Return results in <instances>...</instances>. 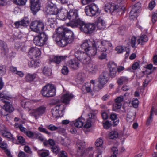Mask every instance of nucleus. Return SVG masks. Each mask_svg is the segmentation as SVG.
<instances>
[{
    "label": "nucleus",
    "mask_w": 157,
    "mask_h": 157,
    "mask_svg": "<svg viewBox=\"0 0 157 157\" xmlns=\"http://www.w3.org/2000/svg\"><path fill=\"white\" fill-rule=\"evenodd\" d=\"M39 33L38 35L43 46L47 40L48 36L45 34L44 32H42Z\"/></svg>",
    "instance_id": "nucleus-28"
},
{
    "label": "nucleus",
    "mask_w": 157,
    "mask_h": 157,
    "mask_svg": "<svg viewBox=\"0 0 157 157\" xmlns=\"http://www.w3.org/2000/svg\"><path fill=\"white\" fill-rule=\"evenodd\" d=\"M39 130L41 132L44 133L48 135L51 134V133L48 131L46 129L41 127H39L38 128Z\"/></svg>",
    "instance_id": "nucleus-55"
},
{
    "label": "nucleus",
    "mask_w": 157,
    "mask_h": 157,
    "mask_svg": "<svg viewBox=\"0 0 157 157\" xmlns=\"http://www.w3.org/2000/svg\"><path fill=\"white\" fill-rule=\"evenodd\" d=\"M138 40L139 44L143 45L144 43L147 41L148 39L146 35H144L142 36Z\"/></svg>",
    "instance_id": "nucleus-37"
},
{
    "label": "nucleus",
    "mask_w": 157,
    "mask_h": 157,
    "mask_svg": "<svg viewBox=\"0 0 157 157\" xmlns=\"http://www.w3.org/2000/svg\"><path fill=\"white\" fill-rule=\"evenodd\" d=\"M3 102L5 103V104L4 105L5 109H1L0 111V113L2 116H6L7 115V114L3 113V112L6 111L10 113L13 112L14 110V109L12 105L8 101L6 100H4Z\"/></svg>",
    "instance_id": "nucleus-14"
},
{
    "label": "nucleus",
    "mask_w": 157,
    "mask_h": 157,
    "mask_svg": "<svg viewBox=\"0 0 157 157\" xmlns=\"http://www.w3.org/2000/svg\"><path fill=\"white\" fill-rule=\"evenodd\" d=\"M28 53L30 56L37 58L40 55L41 52L38 48L34 47L30 48Z\"/></svg>",
    "instance_id": "nucleus-19"
},
{
    "label": "nucleus",
    "mask_w": 157,
    "mask_h": 157,
    "mask_svg": "<svg viewBox=\"0 0 157 157\" xmlns=\"http://www.w3.org/2000/svg\"><path fill=\"white\" fill-rule=\"evenodd\" d=\"M65 109L64 105L63 104L59 105L52 108L51 112L53 117L57 118L60 116V112H61Z\"/></svg>",
    "instance_id": "nucleus-12"
},
{
    "label": "nucleus",
    "mask_w": 157,
    "mask_h": 157,
    "mask_svg": "<svg viewBox=\"0 0 157 157\" xmlns=\"http://www.w3.org/2000/svg\"><path fill=\"white\" fill-rule=\"evenodd\" d=\"M136 40V38L135 36H133L132 37L130 42L132 47H134L135 46Z\"/></svg>",
    "instance_id": "nucleus-54"
},
{
    "label": "nucleus",
    "mask_w": 157,
    "mask_h": 157,
    "mask_svg": "<svg viewBox=\"0 0 157 157\" xmlns=\"http://www.w3.org/2000/svg\"><path fill=\"white\" fill-rule=\"evenodd\" d=\"M116 50L118 53H121L125 51V49L122 46H119L116 48Z\"/></svg>",
    "instance_id": "nucleus-49"
},
{
    "label": "nucleus",
    "mask_w": 157,
    "mask_h": 157,
    "mask_svg": "<svg viewBox=\"0 0 157 157\" xmlns=\"http://www.w3.org/2000/svg\"><path fill=\"white\" fill-rule=\"evenodd\" d=\"M46 109V108L44 106H40L33 110L30 113L37 119L39 116L42 115L45 113Z\"/></svg>",
    "instance_id": "nucleus-10"
},
{
    "label": "nucleus",
    "mask_w": 157,
    "mask_h": 157,
    "mask_svg": "<svg viewBox=\"0 0 157 157\" xmlns=\"http://www.w3.org/2000/svg\"><path fill=\"white\" fill-rule=\"evenodd\" d=\"M107 54L105 52L101 53V55L99 56V58L101 60L105 59L106 57Z\"/></svg>",
    "instance_id": "nucleus-63"
},
{
    "label": "nucleus",
    "mask_w": 157,
    "mask_h": 157,
    "mask_svg": "<svg viewBox=\"0 0 157 157\" xmlns=\"http://www.w3.org/2000/svg\"><path fill=\"white\" fill-rule=\"evenodd\" d=\"M110 118L113 121L111 123H113V126L117 125L118 124L119 120L117 119V115L115 113H112L110 116Z\"/></svg>",
    "instance_id": "nucleus-29"
},
{
    "label": "nucleus",
    "mask_w": 157,
    "mask_h": 157,
    "mask_svg": "<svg viewBox=\"0 0 157 157\" xmlns=\"http://www.w3.org/2000/svg\"><path fill=\"white\" fill-rule=\"evenodd\" d=\"M56 91V88L54 85L48 84L43 87L41 93L44 97H51L55 95Z\"/></svg>",
    "instance_id": "nucleus-3"
},
{
    "label": "nucleus",
    "mask_w": 157,
    "mask_h": 157,
    "mask_svg": "<svg viewBox=\"0 0 157 157\" xmlns=\"http://www.w3.org/2000/svg\"><path fill=\"white\" fill-rule=\"evenodd\" d=\"M110 71V76L113 78L116 75L117 71V66L116 64L113 62H110L108 65Z\"/></svg>",
    "instance_id": "nucleus-17"
},
{
    "label": "nucleus",
    "mask_w": 157,
    "mask_h": 157,
    "mask_svg": "<svg viewBox=\"0 0 157 157\" xmlns=\"http://www.w3.org/2000/svg\"><path fill=\"white\" fill-rule=\"evenodd\" d=\"M109 74L107 71L102 72L100 75L98 79V87L100 89L103 88L104 85L106 84L108 80Z\"/></svg>",
    "instance_id": "nucleus-8"
},
{
    "label": "nucleus",
    "mask_w": 157,
    "mask_h": 157,
    "mask_svg": "<svg viewBox=\"0 0 157 157\" xmlns=\"http://www.w3.org/2000/svg\"><path fill=\"white\" fill-rule=\"evenodd\" d=\"M138 9L136 5L132 6V9L130 12L129 18L130 19L134 20L136 19L138 16L137 12Z\"/></svg>",
    "instance_id": "nucleus-23"
},
{
    "label": "nucleus",
    "mask_w": 157,
    "mask_h": 157,
    "mask_svg": "<svg viewBox=\"0 0 157 157\" xmlns=\"http://www.w3.org/2000/svg\"><path fill=\"white\" fill-rule=\"evenodd\" d=\"M73 97V95L72 94L67 93L62 96L61 98V100L63 103L65 104H68Z\"/></svg>",
    "instance_id": "nucleus-21"
},
{
    "label": "nucleus",
    "mask_w": 157,
    "mask_h": 157,
    "mask_svg": "<svg viewBox=\"0 0 157 157\" xmlns=\"http://www.w3.org/2000/svg\"><path fill=\"white\" fill-rule=\"evenodd\" d=\"M104 9L105 11L108 13L118 12L120 11H122L121 8L118 7V6H116L114 4H112L110 3L105 4Z\"/></svg>",
    "instance_id": "nucleus-11"
},
{
    "label": "nucleus",
    "mask_w": 157,
    "mask_h": 157,
    "mask_svg": "<svg viewBox=\"0 0 157 157\" xmlns=\"http://www.w3.org/2000/svg\"><path fill=\"white\" fill-rule=\"evenodd\" d=\"M30 27L32 31L40 33L44 30V25L40 21L35 20L31 22Z\"/></svg>",
    "instance_id": "nucleus-6"
},
{
    "label": "nucleus",
    "mask_w": 157,
    "mask_h": 157,
    "mask_svg": "<svg viewBox=\"0 0 157 157\" xmlns=\"http://www.w3.org/2000/svg\"><path fill=\"white\" fill-rule=\"evenodd\" d=\"M81 48L86 52L87 56L90 57L94 56L97 52L95 42L93 40H85L82 44Z\"/></svg>",
    "instance_id": "nucleus-1"
},
{
    "label": "nucleus",
    "mask_w": 157,
    "mask_h": 157,
    "mask_svg": "<svg viewBox=\"0 0 157 157\" xmlns=\"http://www.w3.org/2000/svg\"><path fill=\"white\" fill-rule=\"evenodd\" d=\"M29 22V21L27 20L23 19L20 21L16 22L15 25L16 28H18L21 26H27Z\"/></svg>",
    "instance_id": "nucleus-27"
},
{
    "label": "nucleus",
    "mask_w": 157,
    "mask_h": 157,
    "mask_svg": "<svg viewBox=\"0 0 157 157\" xmlns=\"http://www.w3.org/2000/svg\"><path fill=\"white\" fill-rule=\"evenodd\" d=\"M87 29H88V32L86 33L87 34L92 33L94 30L95 26L94 25L92 24H87Z\"/></svg>",
    "instance_id": "nucleus-35"
},
{
    "label": "nucleus",
    "mask_w": 157,
    "mask_h": 157,
    "mask_svg": "<svg viewBox=\"0 0 157 157\" xmlns=\"http://www.w3.org/2000/svg\"><path fill=\"white\" fill-rule=\"evenodd\" d=\"M155 108L153 106H152L151 110L150 112V116L148 119H147V124L149 125L150 123L153 120V117L152 116L153 115V112Z\"/></svg>",
    "instance_id": "nucleus-42"
},
{
    "label": "nucleus",
    "mask_w": 157,
    "mask_h": 157,
    "mask_svg": "<svg viewBox=\"0 0 157 157\" xmlns=\"http://www.w3.org/2000/svg\"><path fill=\"white\" fill-rule=\"evenodd\" d=\"M56 39L55 40L57 44L59 46L61 47H63L67 45L68 44L71 43L69 42L68 40L64 37H59L57 35Z\"/></svg>",
    "instance_id": "nucleus-18"
},
{
    "label": "nucleus",
    "mask_w": 157,
    "mask_h": 157,
    "mask_svg": "<svg viewBox=\"0 0 157 157\" xmlns=\"http://www.w3.org/2000/svg\"><path fill=\"white\" fill-rule=\"evenodd\" d=\"M9 97L6 96L4 94L2 93H0V101H2L3 102L4 100L6 101V100H9Z\"/></svg>",
    "instance_id": "nucleus-51"
},
{
    "label": "nucleus",
    "mask_w": 157,
    "mask_h": 157,
    "mask_svg": "<svg viewBox=\"0 0 157 157\" xmlns=\"http://www.w3.org/2000/svg\"><path fill=\"white\" fill-rule=\"evenodd\" d=\"M62 72L64 75H67L68 72V68L66 66H63L62 69Z\"/></svg>",
    "instance_id": "nucleus-56"
},
{
    "label": "nucleus",
    "mask_w": 157,
    "mask_h": 157,
    "mask_svg": "<svg viewBox=\"0 0 157 157\" xmlns=\"http://www.w3.org/2000/svg\"><path fill=\"white\" fill-rule=\"evenodd\" d=\"M75 55L78 60L83 64H89L90 62V58L84 52L78 50L75 53Z\"/></svg>",
    "instance_id": "nucleus-5"
},
{
    "label": "nucleus",
    "mask_w": 157,
    "mask_h": 157,
    "mask_svg": "<svg viewBox=\"0 0 157 157\" xmlns=\"http://www.w3.org/2000/svg\"><path fill=\"white\" fill-rule=\"evenodd\" d=\"M67 18L71 21L68 24L71 27V23L76 22L77 20H80L79 18L78 11L75 9H71L67 13Z\"/></svg>",
    "instance_id": "nucleus-7"
},
{
    "label": "nucleus",
    "mask_w": 157,
    "mask_h": 157,
    "mask_svg": "<svg viewBox=\"0 0 157 157\" xmlns=\"http://www.w3.org/2000/svg\"><path fill=\"white\" fill-rule=\"evenodd\" d=\"M91 121L89 119H87V121L85 124L84 128H90L91 126Z\"/></svg>",
    "instance_id": "nucleus-57"
},
{
    "label": "nucleus",
    "mask_w": 157,
    "mask_h": 157,
    "mask_svg": "<svg viewBox=\"0 0 157 157\" xmlns=\"http://www.w3.org/2000/svg\"><path fill=\"white\" fill-rule=\"evenodd\" d=\"M27 136L30 138H35V136H37V134L33 133L30 131H27L25 132Z\"/></svg>",
    "instance_id": "nucleus-46"
},
{
    "label": "nucleus",
    "mask_w": 157,
    "mask_h": 157,
    "mask_svg": "<svg viewBox=\"0 0 157 157\" xmlns=\"http://www.w3.org/2000/svg\"><path fill=\"white\" fill-rule=\"evenodd\" d=\"M2 135L4 137L10 139H12L13 140H14V138L13 137V135L8 131L7 129L4 132H3Z\"/></svg>",
    "instance_id": "nucleus-40"
},
{
    "label": "nucleus",
    "mask_w": 157,
    "mask_h": 157,
    "mask_svg": "<svg viewBox=\"0 0 157 157\" xmlns=\"http://www.w3.org/2000/svg\"><path fill=\"white\" fill-rule=\"evenodd\" d=\"M33 41L34 43L36 45L39 46H42L38 35L34 36Z\"/></svg>",
    "instance_id": "nucleus-39"
},
{
    "label": "nucleus",
    "mask_w": 157,
    "mask_h": 157,
    "mask_svg": "<svg viewBox=\"0 0 157 157\" xmlns=\"http://www.w3.org/2000/svg\"><path fill=\"white\" fill-rule=\"evenodd\" d=\"M123 99L124 98L123 96L118 97L115 99V102L118 103H121V102L123 101Z\"/></svg>",
    "instance_id": "nucleus-62"
},
{
    "label": "nucleus",
    "mask_w": 157,
    "mask_h": 157,
    "mask_svg": "<svg viewBox=\"0 0 157 157\" xmlns=\"http://www.w3.org/2000/svg\"><path fill=\"white\" fill-rule=\"evenodd\" d=\"M7 129L4 125H0V132L2 134L3 132H4Z\"/></svg>",
    "instance_id": "nucleus-64"
},
{
    "label": "nucleus",
    "mask_w": 157,
    "mask_h": 157,
    "mask_svg": "<svg viewBox=\"0 0 157 157\" xmlns=\"http://www.w3.org/2000/svg\"><path fill=\"white\" fill-rule=\"evenodd\" d=\"M0 49L3 52H6V51L7 50V46L6 44L2 41L0 40Z\"/></svg>",
    "instance_id": "nucleus-38"
},
{
    "label": "nucleus",
    "mask_w": 157,
    "mask_h": 157,
    "mask_svg": "<svg viewBox=\"0 0 157 157\" xmlns=\"http://www.w3.org/2000/svg\"><path fill=\"white\" fill-rule=\"evenodd\" d=\"M36 76L35 73L31 74H27L25 76V79L26 82H30L33 81Z\"/></svg>",
    "instance_id": "nucleus-30"
},
{
    "label": "nucleus",
    "mask_w": 157,
    "mask_h": 157,
    "mask_svg": "<svg viewBox=\"0 0 157 157\" xmlns=\"http://www.w3.org/2000/svg\"><path fill=\"white\" fill-rule=\"evenodd\" d=\"M59 157H67V153L64 151H61L59 154Z\"/></svg>",
    "instance_id": "nucleus-61"
},
{
    "label": "nucleus",
    "mask_w": 157,
    "mask_h": 157,
    "mask_svg": "<svg viewBox=\"0 0 157 157\" xmlns=\"http://www.w3.org/2000/svg\"><path fill=\"white\" fill-rule=\"evenodd\" d=\"M88 70L90 73H95L98 70V66L95 64L90 63L89 65Z\"/></svg>",
    "instance_id": "nucleus-31"
},
{
    "label": "nucleus",
    "mask_w": 157,
    "mask_h": 157,
    "mask_svg": "<svg viewBox=\"0 0 157 157\" xmlns=\"http://www.w3.org/2000/svg\"><path fill=\"white\" fill-rule=\"evenodd\" d=\"M46 127L48 129L52 131H56L58 129L57 127L52 124L46 125Z\"/></svg>",
    "instance_id": "nucleus-48"
},
{
    "label": "nucleus",
    "mask_w": 157,
    "mask_h": 157,
    "mask_svg": "<svg viewBox=\"0 0 157 157\" xmlns=\"http://www.w3.org/2000/svg\"><path fill=\"white\" fill-rule=\"evenodd\" d=\"M71 23V27H79L80 30L86 34L88 32V29H87V24H86L81 20H78L75 23Z\"/></svg>",
    "instance_id": "nucleus-9"
},
{
    "label": "nucleus",
    "mask_w": 157,
    "mask_h": 157,
    "mask_svg": "<svg viewBox=\"0 0 157 157\" xmlns=\"http://www.w3.org/2000/svg\"><path fill=\"white\" fill-rule=\"evenodd\" d=\"M84 121V119L79 117L75 121H73V123L75 127L80 128L83 126Z\"/></svg>",
    "instance_id": "nucleus-25"
},
{
    "label": "nucleus",
    "mask_w": 157,
    "mask_h": 157,
    "mask_svg": "<svg viewBox=\"0 0 157 157\" xmlns=\"http://www.w3.org/2000/svg\"><path fill=\"white\" fill-rule=\"evenodd\" d=\"M118 136V133L116 131H111L109 134V136L110 139H114L117 138Z\"/></svg>",
    "instance_id": "nucleus-41"
},
{
    "label": "nucleus",
    "mask_w": 157,
    "mask_h": 157,
    "mask_svg": "<svg viewBox=\"0 0 157 157\" xmlns=\"http://www.w3.org/2000/svg\"><path fill=\"white\" fill-rule=\"evenodd\" d=\"M103 144V140L101 138H99L95 142V145L98 147H101Z\"/></svg>",
    "instance_id": "nucleus-52"
},
{
    "label": "nucleus",
    "mask_w": 157,
    "mask_h": 157,
    "mask_svg": "<svg viewBox=\"0 0 157 157\" xmlns=\"http://www.w3.org/2000/svg\"><path fill=\"white\" fill-rule=\"evenodd\" d=\"M31 10L34 15L40 9V3L39 0H31Z\"/></svg>",
    "instance_id": "nucleus-13"
},
{
    "label": "nucleus",
    "mask_w": 157,
    "mask_h": 157,
    "mask_svg": "<svg viewBox=\"0 0 157 157\" xmlns=\"http://www.w3.org/2000/svg\"><path fill=\"white\" fill-rule=\"evenodd\" d=\"M135 113L134 112L131 111H129L127 115V121L129 122H131L133 121L135 118Z\"/></svg>",
    "instance_id": "nucleus-33"
},
{
    "label": "nucleus",
    "mask_w": 157,
    "mask_h": 157,
    "mask_svg": "<svg viewBox=\"0 0 157 157\" xmlns=\"http://www.w3.org/2000/svg\"><path fill=\"white\" fill-rule=\"evenodd\" d=\"M85 11L86 15L89 16H94L100 13L98 6L94 3L86 6L85 7Z\"/></svg>",
    "instance_id": "nucleus-4"
},
{
    "label": "nucleus",
    "mask_w": 157,
    "mask_h": 157,
    "mask_svg": "<svg viewBox=\"0 0 157 157\" xmlns=\"http://www.w3.org/2000/svg\"><path fill=\"white\" fill-rule=\"evenodd\" d=\"M43 72L44 75L47 76H51L52 74L51 69L47 67H45L44 68Z\"/></svg>",
    "instance_id": "nucleus-36"
},
{
    "label": "nucleus",
    "mask_w": 157,
    "mask_h": 157,
    "mask_svg": "<svg viewBox=\"0 0 157 157\" xmlns=\"http://www.w3.org/2000/svg\"><path fill=\"white\" fill-rule=\"evenodd\" d=\"M80 63L78 60L71 59L68 62V65L73 70H77L79 68Z\"/></svg>",
    "instance_id": "nucleus-20"
},
{
    "label": "nucleus",
    "mask_w": 157,
    "mask_h": 157,
    "mask_svg": "<svg viewBox=\"0 0 157 157\" xmlns=\"http://www.w3.org/2000/svg\"><path fill=\"white\" fill-rule=\"evenodd\" d=\"M103 124L104 128L106 129H109L111 126V124L108 121L105 123H103Z\"/></svg>",
    "instance_id": "nucleus-58"
},
{
    "label": "nucleus",
    "mask_w": 157,
    "mask_h": 157,
    "mask_svg": "<svg viewBox=\"0 0 157 157\" xmlns=\"http://www.w3.org/2000/svg\"><path fill=\"white\" fill-rule=\"evenodd\" d=\"M66 58L65 56H54L52 59H50L49 60L51 62H54L56 64H59L61 61L64 60Z\"/></svg>",
    "instance_id": "nucleus-26"
},
{
    "label": "nucleus",
    "mask_w": 157,
    "mask_h": 157,
    "mask_svg": "<svg viewBox=\"0 0 157 157\" xmlns=\"http://www.w3.org/2000/svg\"><path fill=\"white\" fill-rule=\"evenodd\" d=\"M51 151L55 154H58L60 151V148L58 146H54L51 147Z\"/></svg>",
    "instance_id": "nucleus-43"
},
{
    "label": "nucleus",
    "mask_w": 157,
    "mask_h": 157,
    "mask_svg": "<svg viewBox=\"0 0 157 157\" xmlns=\"http://www.w3.org/2000/svg\"><path fill=\"white\" fill-rule=\"evenodd\" d=\"M13 2L15 4L18 5H24L27 0H13Z\"/></svg>",
    "instance_id": "nucleus-44"
},
{
    "label": "nucleus",
    "mask_w": 157,
    "mask_h": 157,
    "mask_svg": "<svg viewBox=\"0 0 157 157\" xmlns=\"http://www.w3.org/2000/svg\"><path fill=\"white\" fill-rule=\"evenodd\" d=\"M57 34L59 37L63 36L68 40L69 42L72 43L74 40L73 32L67 28L63 27L58 28L56 31Z\"/></svg>",
    "instance_id": "nucleus-2"
},
{
    "label": "nucleus",
    "mask_w": 157,
    "mask_h": 157,
    "mask_svg": "<svg viewBox=\"0 0 157 157\" xmlns=\"http://www.w3.org/2000/svg\"><path fill=\"white\" fill-rule=\"evenodd\" d=\"M18 157H28V155L26 154L24 152L20 151L18 155Z\"/></svg>",
    "instance_id": "nucleus-60"
},
{
    "label": "nucleus",
    "mask_w": 157,
    "mask_h": 157,
    "mask_svg": "<svg viewBox=\"0 0 157 157\" xmlns=\"http://www.w3.org/2000/svg\"><path fill=\"white\" fill-rule=\"evenodd\" d=\"M91 84L90 83H87L84 86H83L82 89H86L87 92H90L91 91Z\"/></svg>",
    "instance_id": "nucleus-47"
},
{
    "label": "nucleus",
    "mask_w": 157,
    "mask_h": 157,
    "mask_svg": "<svg viewBox=\"0 0 157 157\" xmlns=\"http://www.w3.org/2000/svg\"><path fill=\"white\" fill-rule=\"evenodd\" d=\"M6 67L3 65H0V75H3L6 72Z\"/></svg>",
    "instance_id": "nucleus-50"
},
{
    "label": "nucleus",
    "mask_w": 157,
    "mask_h": 157,
    "mask_svg": "<svg viewBox=\"0 0 157 157\" xmlns=\"http://www.w3.org/2000/svg\"><path fill=\"white\" fill-rule=\"evenodd\" d=\"M121 103H117L115 102L113 105V110L115 111H117L118 109H120L121 106Z\"/></svg>",
    "instance_id": "nucleus-45"
},
{
    "label": "nucleus",
    "mask_w": 157,
    "mask_h": 157,
    "mask_svg": "<svg viewBox=\"0 0 157 157\" xmlns=\"http://www.w3.org/2000/svg\"><path fill=\"white\" fill-rule=\"evenodd\" d=\"M128 81V78L127 77L121 76L118 79L117 82L118 85H121L123 84L127 83Z\"/></svg>",
    "instance_id": "nucleus-34"
},
{
    "label": "nucleus",
    "mask_w": 157,
    "mask_h": 157,
    "mask_svg": "<svg viewBox=\"0 0 157 157\" xmlns=\"http://www.w3.org/2000/svg\"><path fill=\"white\" fill-rule=\"evenodd\" d=\"M76 145L77 147H78L77 155L81 156H82L85 151V143L83 141H78L77 142Z\"/></svg>",
    "instance_id": "nucleus-15"
},
{
    "label": "nucleus",
    "mask_w": 157,
    "mask_h": 157,
    "mask_svg": "<svg viewBox=\"0 0 157 157\" xmlns=\"http://www.w3.org/2000/svg\"><path fill=\"white\" fill-rule=\"evenodd\" d=\"M155 0H152L150 2L149 5V8L151 10H152L155 6Z\"/></svg>",
    "instance_id": "nucleus-53"
},
{
    "label": "nucleus",
    "mask_w": 157,
    "mask_h": 157,
    "mask_svg": "<svg viewBox=\"0 0 157 157\" xmlns=\"http://www.w3.org/2000/svg\"><path fill=\"white\" fill-rule=\"evenodd\" d=\"M96 24L99 29H102L105 28V23L104 20L101 17L98 18L96 22Z\"/></svg>",
    "instance_id": "nucleus-24"
},
{
    "label": "nucleus",
    "mask_w": 157,
    "mask_h": 157,
    "mask_svg": "<svg viewBox=\"0 0 157 157\" xmlns=\"http://www.w3.org/2000/svg\"><path fill=\"white\" fill-rule=\"evenodd\" d=\"M24 150L26 152L29 154H31L32 153V151L30 148L28 146H24Z\"/></svg>",
    "instance_id": "nucleus-59"
},
{
    "label": "nucleus",
    "mask_w": 157,
    "mask_h": 157,
    "mask_svg": "<svg viewBox=\"0 0 157 157\" xmlns=\"http://www.w3.org/2000/svg\"><path fill=\"white\" fill-rule=\"evenodd\" d=\"M102 46L101 47V50L105 52L107 49H111L112 44L109 41L103 40L101 42Z\"/></svg>",
    "instance_id": "nucleus-22"
},
{
    "label": "nucleus",
    "mask_w": 157,
    "mask_h": 157,
    "mask_svg": "<svg viewBox=\"0 0 157 157\" xmlns=\"http://www.w3.org/2000/svg\"><path fill=\"white\" fill-rule=\"evenodd\" d=\"M58 9L52 3L48 4L46 6V12L50 15H56L58 13Z\"/></svg>",
    "instance_id": "nucleus-16"
},
{
    "label": "nucleus",
    "mask_w": 157,
    "mask_h": 157,
    "mask_svg": "<svg viewBox=\"0 0 157 157\" xmlns=\"http://www.w3.org/2000/svg\"><path fill=\"white\" fill-rule=\"evenodd\" d=\"M38 155L40 157H46L49 155V151L48 150L42 149L38 151Z\"/></svg>",
    "instance_id": "nucleus-32"
}]
</instances>
